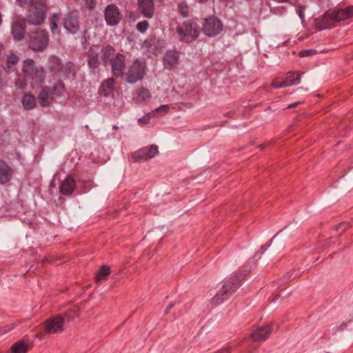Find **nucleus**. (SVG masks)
Segmentation results:
<instances>
[{"instance_id": "obj_27", "label": "nucleus", "mask_w": 353, "mask_h": 353, "mask_svg": "<svg viewBox=\"0 0 353 353\" xmlns=\"http://www.w3.org/2000/svg\"><path fill=\"white\" fill-rule=\"evenodd\" d=\"M88 65L90 68L95 69L99 65L98 52L91 48L88 52Z\"/></svg>"}, {"instance_id": "obj_25", "label": "nucleus", "mask_w": 353, "mask_h": 353, "mask_svg": "<svg viewBox=\"0 0 353 353\" xmlns=\"http://www.w3.org/2000/svg\"><path fill=\"white\" fill-rule=\"evenodd\" d=\"M137 96L134 97V100L137 103H142L151 98V94L148 89L145 88H141L136 92Z\"/></svg>"}, {"instance_id": "obj_12", "label": "nucleus", "mask_w": 353, "mask_h": 353, "mask_svg": "<svg viewBox=\"0 0 353 353\" xmlns=\"http://www.w3.org/2000/svg\"><path fill=\"white\" fill-rule=\"evenodd\" d=\"M105 19L108 25L115 26L122 18L119 8L114 4L108 5L104 12Z\"/></svg>"}, {"instance_id": "obj_26", "label": "nucleus", "mask_w": 353, "mask_h": 353, "mask_svg": "<svg viewBox=\"0 0 353 353\" xmlns=\"http://www.w3.org/2000/svg\"><path fill=\"white\" fill-rule=\"evenodd\" d=\"M22 104L25 110H32L36 106V99L32 94H26L22 97Z\"/></svg>"}, {"instance_id": "obj_24", "label": "nucleus", "mask_w": 353, "mask_h": 353, "mask_svg": "<svg viewBox=\"0 0 353 353\" xmlns=\"http://www.w3.org/2000/svg\"><path fill=\"white\" fill-rule=\"evenodd\" d=\"M48 63L50 71L54 73L61 72L63 67L61 59L56 56L50 57Z\"/></svg>"}, {"instance_id": "obj_43", "label": "nucleus", "mask_w": 353, "mask_h": 353, "mask_svg": "<svg viewBox=\"0 0 353 353\" xmlns=\"http://www.w3.org/2000/svg\"><path fill=\"white\" fill-rule=\"evenodd\" d=\"M21 7H24V5H27L28 0H17Z\"/></svg>"}, {"instance_id": "obj_20", "label": "nucleus", "mask_w": 353, "mask_h": 353, "mask_svg": "<svg viewBox=\"0 0 353 353\" xmlns=\"http://www.w3.org/2000/svg\"><path fill=\"white\" fill-rule=\"evenodd\" d=\"M178 61L179 54L176 52H168L163 59L165 68L169 70L174 68L178 64Z\"/></svg>"}, {"instance_id": "obj_36", "label": "nucleus", "mask_w": 353, "mask_h": 353, "mask_svg": "<svg viewBox=\"0 0 353 353\" xmlns=\"http://www.w3.org/2000/svg\"><path fill=\"white\" fill-rule=\"evenodd\" d=\"M64 315L69 320L73 319L74 318L79 316L78 310L75 307L66 311Z\"/></svg>"}, {"instance_id": "obj_29", "label": "nucleus", "mask_w": 353, "mask_h": 353, "mask_svg": "<svg viewBox=\"0 0 353 353\" xmlns=\"http://www.w3.org/2000/svg\"><path fill=\"white\" fill-rule=\"evenodd\" d=\"M61 14L59 13H53L50 17V28L52 33L58 32V24L60 21Z\"/></svg>"}, {"instance_id": "obj_16", "label": "nucleus", "mask_w": 353, "mask_h": 353, "mask_svg": "<svg viewBox=\"0 0 353 353\" xmlns=\"http://www.w3.org/2000/svg\"><path fill=\"white\" fill-rule=\"evenodd\" d=\"M39 105L41 107L50 106L53 101V94L50 86H44L37 96Z\"/></svg>"}, {"instance_id": "obj_13", "label": "nucleus", "mask_w": 353, "mask_h": 353, "mask_svg": "<svg viewBox=\"0 0 353 353\" xmlns=\"http://www.w3.org/2000/svg\"><path fill=\"white\" fill-rule=\"evenodd\" d=\"M63 24L68 32L77 33L80 29L78 14L76 12H69L65 17Z\"/></svg>"}, {"instance_id": "obj_37", "label": "nucleus", "mask_w": 353, "mask_h": 353, "mask_svg": "<svg viewBox=\"0 0 353 353\" xmlns=\"http://www.w3.org/2000/svg\"><path fill=\"white\" fill-rule=\"evenodd\" d=\"M149 27V23L147 21L139 22L137 24V29L141 33L145 32Z\"/></svg>"}, {"instance_id": "obj_18", "label": "nucleus", "mask_w": 353, "mask_h": 353, "mask_svg": "<svg viewBox=\"0 0 353 353\" xmlns=\"http://www.w3.org/2000/svg\"><path fill=\"white\" fill-rule=\"evenodd\" d=\"M299 83V76L298 75L295 79L290 80L288 81V80L281 78V77H276L274 79L270 84V86L274 88H282L288 86L296 85Z\"/></svg>"}, {"instance_id": "obj_32", "label": "nucleus", "mask_w": 353, "mask_h": 353, "mask_svg": "<svg viewBox=\"0 0 353 353\" xmlns=\"http://www.w3.org/2000/svg\"><path fill=\"white\" fill-rule=\"evenodd\" d=\"M52 94L57 97H62L65 92V85L61 80H59L52 87Z\"/></svg>"}, {"instance_id": "obj_33", "label": "nucleus", "mask_w": 353, "mask_h": 353, "mask_svg": "<svg viewBox=\"0 0 353 353\" xmlns=\"http://www.w3.org/2000/svg\"><path fill=\"white\" fill-rule=\"evenodd\" d=\"M178 10L183 17H188L189 14V7L186 2H181L178 4Z\"/></svg>"}, {"instance_id": "obj_15", "label": "nucleus", "mask_w": 353, "mask_h": 353, "mask_svg": "<svg viewBox=\"0 0 353 353\" xmlns=\"http://www.w3.org/2000/svg\"><path fill=\"white\" fill-rule=\"evenodd\" d=\"M138 10L145 17L151 19L154 14V0H137Z\"/></svg>"}, {"instance_id": "obj_34", "label": "nucleus", "mask_w": 353, "mask_h": 353, "mask_svg": "<svg viewBox=\"0 0 353 353\" xmlns=\"http://www.w3.org/2000/svg\"><path fill=\"white\" fill-rule=\"evenodd\" d=\"M27 86V81L24 77H19L15 81V87L17 89L24 90Z\"/></svg>"}, {"instance_id": "obj_3", "label": "nucleus", "mask_w": 353, "mask_h": 353, "mask_svg": "<svg viewBox=\"0 0 353 353\" xmlns=\"http://www.w3.org/2000/svg\"><path fill=\"white\" fill-rule=\"evenodd\" d=\"M22 72L26 77H30L33 87H39L45 82L46 71L42 67H37L32 59H26L23 61Z\"/></svg>"}, {"instance_id": "obj_39", "label": "nucleus", "mask_w": 353, "mask_h": 353, "mask_svg": "<svg viewBox=\"0 0 353 353\" xmlns=\"http://www.w3.org/2000/svg\"><path fill=\"white\" fill-rule=\"evenodd\" d=\"M169 109H170V107L168 105H162L160 107H159L158 108H157L155 110V111L157 112H161L163 113V114H165L168 113Z\"/></svg>"}, {"instance_id": "obj_38", "label": "nucleus", "mask_w": 353, "mask_h": 353, "mask_svg": "<svg viewBox=\"0 0 353 353\" xmlns=\"http://www.w3.org/2000/svg\"><path fill=\"white\" fill-rule=\"evenodd\" d=\"M316 53V50H304L299 52V54L301 57H308L310 55L315 54Z\"/></svg>"}, {"instance_id": "obj_41", "label": "nucleus", "mask_w": 353, "mask_h": 353, "mask_svg": "<svg viewBox=\"0 0 353 353\" xmlns=\"http://www.w3.org/2000/svg\"><path fill=\"white\" fill-rule=\"evenodd\" d=\"M150 115H145L139 119V123L148 124L150 122Z\"/></svg>"}, {"instance_id": "obj_4", "label": "nucleus", "mask_w": 353, "mask_h": 353, "mask_svg": "<svg viewBox=\"0 0 353 353\" xmlns=\"http://www.w3.org/2000/svg\"><path fill=\"white\" fill-rule=\"evenodd\" d=\"M50 37L46 29L38 28L28 34V48L34 52H43L48 46Z\"/></svg>"}, {"instance_id": "obj_23", "label": "nucleus", "mask_w": 353, "mask_h": 353, "mask_svg": "<svg viewBox=\"0 0 353 353\" xmlns=\"http://www.w3.org/2000/svg\"><path fill=\"white\" fill-rule=\"evenodd\" d=\"M110 273L111 270L110 267L105 265H103L95 274V282L99 284L101 281L108 280Z\"/></svg>"}, {"instance_id": "obj_1", "label": "nucleus", "mask_w": 353, "mask_h": 353, "mask_svg": "<svg viewBox=\"0 0 353 353\" xmlns=\"http://www.w3.org/2000/svg\"><path fill=\"white\" fill-rule=\"evenodd\" d=\"M48 10L46 0H29L25 19L29 26H41L46 19Z\"/></svg>"}, {"instance_id": "obj_45", "label": "nucleus", "mask_w": 353, "mask_h": 353, "mask_svg": "<svg viewBox=\"0 0 353 353\" xmlns=\"http://www.w3.org/2000/svg\"><path fill=\"white\" fill-rule=\"evenodd\" d=\"M3 50V46L1 43H0V59H2V57H3V56H2Z\"/></svg>"}, {"instance_id": "obj_5", "label": "nucleus", "mask_w": 353, "mask_h": 353, "mask_svg": "<svg viewBox=\"0 0 353 353\" xmlns=\"http://www.w3.org/2000/svg\"><path fill=\"white\" fill-rule=\"evenodd\" d=\"M241 276L239 274L232 275L225 280L222 288L219 292L212 299L213 303H219V301H223L229 295L233 294L241 285Z\"/></svg>"}, {"instance_id": "obj_17", "label": "nucleus", "mask_w": 353, "mask_h": 353, "mask_svg": "<svg viewBox=\"0 0 353 353\" xmlns=\"http://www.w3.org/2000/svg\"><path fill=\"white\" fill-rule=\"evenodd\" d=\"M272 331L271 325H266L264 327H259L254 330L251 334V337L254 341H265L266 340Z\"/></svg>"}, {"instance_id": "obj_31", "label": "nucleus", "mask_w": 353, "mask_h": 353, "mask_svg": "<svg viewBox=\"0 0 353 353\" xmlns=\"http://www.w3.org/2000/svg\"><path fill=\"white\" fill-rule=\"evenodd\" d=\"M103 55H102V60L104 63V65H107L108 62H110V59L113 58V55L114 53V49L110 46H107L105 48L103 49Z\"/></svg>"}, {"instance_id": "obj_19", "label": "nucleus", "mask_w": 353, "mask_h": 353, "mask_svg": "<svg viewBox=\"0 0 353 353\" xmlns=\"http://www.w3.org/2000/svg\"><path fill=\"white\" fill-rule=\"evenodd\" d=\"M13 171L4 161H0V183L4 184L10 181Z\"/></svg>"}, {"instance_id": "obj_8", "label": "nucleus", "mask_w": 353, "mask_h": 353, "mask_svg": "<svg viewBox=\"0 0 353 353\" xmlns=\"http://www.w3.org/2000/svg\"><path fill=\"white\" fill-rule=\"evenodd\" d=\"M203 31L208 37H215L223 30L222 22L215 17L205 19L203 23Z\"/></svg>"}, {"instance_id": "obj_10", "label": "nucleus", "mask_w": 353, "mask_h": 353, "mask_svg": "<svg viewBox=\"0 0 353 353\" xmlns=\"http://www.w3.org/2000/svg\"><path fill=\"white\" fill-rule=\"evenodd\" d=\"M64 319L55 316L46 319L43 323L44 332L48 334H54L63 331Z\"/></svg>"}, {"instance_id": "obj_6", "label": "nucleus", "mask_w": 353, "mask_h": 353, "mask_svg": "<svg viewBox=\"0 0 353 353\" xmlns=\"http://www.w3.org/2000/svg\"><path fill=\"white\" fill-rule=\"evenodd\" d=\"M146 66L144 62L136 59L132 64L128 66L125 72V80L130 84L141 81L145 75Z\"/></svg>"}, {"instance_id": "obj_42", "label": "nucleus", "mask_w": 353, "mask_h": 353, "mask_svg": "<svg viewBox=\"0 0 353 353\" xmlns=\"http://www.w3.org/2000/svg\"><path fill=\"white\" fill-rule=\"evenodd\" d=\"M230 350H231L230 347H227L223 349H221L214 353H230Z\"/></svg>"}, {"instance_id": "obj_44", "label": "nucleus", "mask_w": 353, "mask_h": 353, "mask_svg": "<svg viewBox=\"0 0 353 353\" xmlns=\"http://www.w3.org/2000/svg\"><path fill=\"white\" fill-rule=\"evenodd\" d=\"M299 103V102H296V103H292V104H290L287 106V108L288 109H290V108H294L296 107Z\"/></svg>"}, {"instance_id": "obj_21", "label": "nucleus", "mask_w": 353, "mask_h": 353, "mask_svg": "<svg viewBox=\"0 0 353 353\" xmlns=\"http://www.w3.org/2000/svg\"><path fill=\"white\" fill-rule=\"evenodd\" d=\"M75 187V181L71 176H68L60 185V192L61 194L69 196L70 195Z\"/></svg>"}, {"instance_id": "obj_48", "label": "nucleus", "mask_w": 353, "mask_h": 353, "mask_svg": "<svg viewBox=\"0 0 353 353\" xmlns=\"http://www.w3.org/2000/svg\"><path fill=\"white\" fill-rule=\"evenodd\" d=\"M299 15L301 17H302V13L300 12Z\"/></svg>"}, {"instance_id": "obj_11", "label": "nucleus", "mask_w": 353, "mask_h": 353, "mask_svg": "<svg viewBox=\"0 0 353 353\" xmlns=\"http://www.w3.org/2000/svg\"><path fill=\"white\" fill-rule=\"evenodd\" d=\"M125 56L119 52L110 59L111 71L116 78H120L124 75L125 69Z\"/></svg>"}, {"instance_id": "obj_28", "label": "nucleus", "mask_w": 353, "mask_h": 353, "mask_svg": "<svg viewBox=\"0 0 353 353\" xmlns=\"http://www.w3.org/2000/svg\"><path fill=\"white\" fill-rule=\"evenodd\" d=\"M28 350V345L23 341H18L10 349L11 353H26Z\"/></svg>"}, {"instance_id": "obj_22", "label": "nucleus", "mask_w": 353, "mask_h": 353, "mask_svg": "<svg viewBox=\"0 0 353 353\" xmlns=\"http://www.w3.org/2000/svg\"><path fill=\"white\" fill-rule=\"evenodd\" d=\"M115 85V79L113 77L108 78L104 80L101 85L99 88V92L101 94H103L104 96H107L114 90Z\"/></svg>"}, {"instance_id": "obj_9", "label": "nucleus", "mask_w": 353, "mask_h": 353, "mask_svg": "<svg viewBox=\"0 0 353 353\" xmlns=\"http://www.w3.org/2000/svg\"><path fill=\"white\" fill-rule=\"evenodd\" d=\"M26 23L24 18L20 15L16 16L11 23V34L14 41H22L26 32Z\"/></svg>"}, {"instance_id": "obj_7", "label": "nucleus", "mask_w": 353, "mask_h": 353, "mask_svg": "<svg viewBox=\"0 0 353 353\" xmlns=\"http://www.w3.org/2000/svg\"><path fill=\"white\" fill-rule=\"evenodd\" d=\"M199 26L190 21L184 22L181 26L177 27L176 31L181 39L185 42H192L199 35Z\"/></svg>"}, {"instance_id": "obj_2", "label": "nucleus", "mask_w": 353, "mask_h": 353, "mask_svg": "<svg viewBox=\"0 0 353 353\" xmlns=\"http://www.w3.org/2000/svg\"><path fill=\"white\" fill-rule=\"evenodd\" d=\"M353 17V6L345 8H335L327 10L319 19L320 29H327L333 27L336 23Z\"/></svg>"}, {"instance_id": "obj_47", "label": "nucleus", "mask_w": 353, "mask_h": 353, "mask_svg": "<svg viewBox=\"0 0 353 353\" xmlns=\"http://www.w3.org/2000/svg\"><path fill=\"white\" fill-rule=\"evenodd\" d=\"M200 3H203L204 1H206L207 0H199Z\"/></svg>"}, {"instance_id": "obj_46", "label": "nucleus", "mask_w": 353, "mask_h": 353, "mask_svg": "<svg viewBox=\"0 0 353 353\" xmlns=\"http://www.w3.org/2000/svg\"><path fill=\"white\" fill-rule=\"evenodd\" d=\"M172 307H173V305H172V304H170V305L168 307V309H167L166 312H168L169 310H170Z\"/></svg>"}, {"instance_id": "obj_40", "label": "nucleus", "mask_w": 353, "mask_h": 353, "mask_svg": "<svg viewBox=\"0 0 353 353\" xmlns=\"http://www.w3.org/2000/svg\"><path fill=\"white\" fill-rule=\"evenodd\" d=\"M85 3L88 8L89 9H93L96 6V1L95 0H84Z\"/></svg>"}, {"instance_id": "obj_30", "label": "nucleus", "mask_w": 353, "mask_h": 353, "mask_svg": "<svg viewBox=\"0 0 353 353\" xmlns=\"http://www.w3.org/2000/svg\"><path fill=\"white\" fill-rule=\"evenodd\" d=\"M19 61V57L14 52H11L6 59L5 69L10 70L12 67L17 64Z\"/></svg>"}, {"instance_id": "obj_35", "label": "nucleus", "mask_w": 353, "mask_h": 353, "mask_svg": "<svg viewBox=\"0 0 353 353\" xmlns=\"http://www.w3.org/2000/svg\"><path fill=\"white\" fill-rule=\"evenodd\" d=\"M303 74V72H301L299 71H292L289 72L286 74V77L285 79L288 80V81H290V80L295 79L296 77H297L298 74L299 76V83L301 82V75Z\"/></svg>"}, {"instance_id": "obj_14", "label": "nucleus", "mask_w": 353, "mask_h": 353, "mask_svg": "<svg viewBox=\"0 0 353 353\" xmlns=\"http://www.w3.org/2000/svg\"><path fill=\"white\" fill-rule=\"evenodd\" d=\"M159 152L158 147L152 145L149 148H142L132 155V158L135 161L148 160L154 157Z\"/></svg>"}]
</instances>
